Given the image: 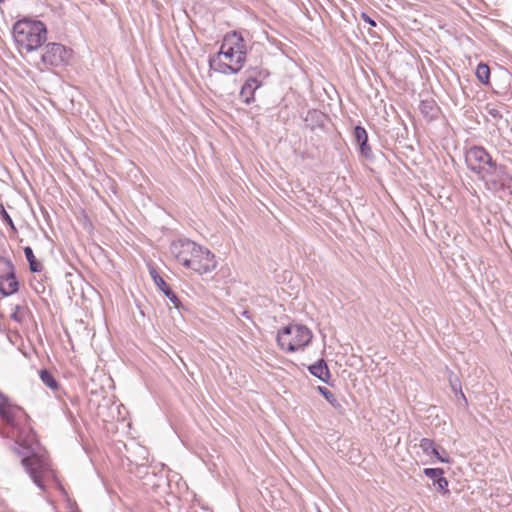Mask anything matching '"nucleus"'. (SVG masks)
I'll list each match as a JSON object with an SVG mask.
<instances>
[{
	"instance_id": "412c9836",
	"label": "nucleus",
	"mask_w": 512,
	"mask_h": 512,
	"mask_svg": "<svg viewBox=\"0 0 512 512\" xmlns=\"http://www.w3.org/2000/svg\"><path fill=\"white\" fill-rule=\"evenodd\" d=\"M475 75L478 81L482 84L488 85L490 83V68L487 64L483 62L479 63L477 65Z\"/></svg>"
},
{
	"instance_id": "c85d7f7f",
	"label": "nucleus",
	"mask_w": 512,
	"mask_h": 512,
	"mask_svg": "<svg viewBox=\"0 0 512 512\" xmlns=\"http://www.w3.org/2000/svg\"><path fill=\"white\" fill-rule=\"evenodd\" d=\"M245 82L250 83V85L254 87V89H259L263 85L264 80L248 74Z\"/></svg>"
},
{
	"instance_id": "f8f14e48",
	"label": "nucleus",
	"mask_w": 512,
	"mask_h": 512,
	"mask_svg": "<svg viewBox=\"0 0 512 512\" xmlns=\"http://www.w3.org/2000/svg\"><path fill=\"white\" fill-rule=\"evenodd\" d=\"M309 372L322 382L330 384L331 373L325 359L320 358L308 367Z\"/></svg>"
},
{
	"instance_id": "7c9ffc66",
	"label": "nucleus",
	"mask_w": 512,
	"mask_h": 512,
	"mask_svg": "<svg viewBox=\"0 0 512 512\" xmlns=\"http://www.w3.org/2000/svg\"><path fill=\"white\" fill-rule=\"evenodd\" d=\"M361 19H362L365 23L369 24L371 27H376V25H377V24H376V21H375L374 19H372V18H371L367 13H365V12H362V13H361Z\"/></svg>"
},
{
	"instance_id": "ddd939ff",
	"label": "nucleus",
	"mask_w": 512,
	"mask_h": 512,
	"mask_svg": "<svg viewBox=\"0 0 512 512\" xmlns=\"http://www.w3.org/2000/svg\"><path fill=\"white\" fill-rule=\"evenodd\" d=\"M325 119L326 115L323 112L317 109H310L304 118V122L307 128L315 131L316 129L323 128Z\"/></svg>"
},
{
	"instance_id": "2eb2a0df",
	"label": "nucleus",
	"mask_w": 512,
	"mask_h": 512,
	"mask_svg": "<svg viewBox=\"0 0 512 512\" xmlns=\"http://www.w3.org/2000/svg\"><path fill=\"white\" fill-rule=\"evenodd\" d=\"M421 114L429 120L437 118L439 107L433 99L421 100L419 104Z\"/></svg>"
},
{
	"instance_id": "dca6fc26",
	"label": "nucleus",
	"mask_w": 512,
	"mask_h": 512,
	"mask_svg": "<svg viewBox=\"0 0 512 512\" xmlns=\"http://www.w3.org/2000/svg\"><path fill=\"white\" fill-rule=\"evenodd\" d=\"M26 260L29 264V269L32 273H39L43 270V265L34 255L33 249L30 246H26L23 249Z\"/></svg>"
},
{
	"instance_id": "bb28decb",
	"label": "nucleus",
	"mask_w": 512,
	"mask_h": 512,
	"mask_svg": "<svg viewBox=\"0 0 512 512\" xmlns=\"http://www.w3.org/2000/svg\"><path fill=\"white\" fill-rule=\"evenodd\" d=\"M485 112L488 116H490L494 121H499L500 119H502V113L501 111L493 104L491 103H488L486 106H485Z\"/></svg>"
},
{
	"instance_id": "4be33fe9",
	"label": "nucleus",
	"mask_w": 512,
	"mask_h": 512,
	"mask_svg": "<svg viewBox=\"0 0 512 512\" xmlns=\"http://www.w3.org/2000/svg\"><path fill=\"white\" fill-rule=\"evenodd\" d=\"M12 274H16L12 261L4 256H0V280H2V277H11Z\"/></svg>"
},
{
	"instance_id": "423d86ee",
	"label": "nucleus",
	"mask_w": 512,
	"mask_h": 512,
	"mask_svg": "<svg viewBox=\"0 0 512 512\" xmlns=\"http://www.w3.org/2000/svg\"><path fill=\"white\" fill-rule=\"evenodd\" d=\"M73 51L61 43H48L43 48V53L40 54L38 59L33 61V64L42 70L43 67H64L68 65Z\"/></svg>"
},
{
	"instance_id": "f03ea898",
	"label": "nucleus",
	"mask_w": 512,
	"mask_h": 512,
	"mask_svg": "<svg viewBox=\"0 0 512 512\" xmlns=\"http://www.w3.org/2000/svg\"><path fill=\"white\" fill-rule=\"evenodd\" d=\"M170 251L178 263L199 275L210 273L217 267L215 255L209 249L192 240L178 239L173 241Z\"/></svg>"
},
{
	"instance_id": "6ab92c4d",
	"label": "nucleus",
	"mask_w": 512,
	"mask_h": 512,
	"mask_svg": "<svg viewBox=\"0 0 512 512\" xmlns=\"http://www.w3.org/2000/svg\"><path fill=\"white\" fill-rule=\"evenodd\" d=\"M39 376L41 381L50 389L57 391L60 388L59 382L49 370L41 369L39 371Z\"/></svg>"
},
{
	"instance_id": "6e6552de",
	"label": "nucleus",
	"mask_w": 512,
	"mask_h": 512,
	"mask_svg": "<svg viewBox=\"0 0 512 512\" xmlns=\"http://www.w3.org/2000/svg\"><path fill=\"white\" fill-rule=\"evenodd\" d=\"M465 162L468 169L479 177L496 160L484 147L475 145L466 151Z\"/></svg>"
},
{
	"instance_id": "5701e85b",
	"label": "nucleus",
	"mask_w": 512,
	"mask_h": 512,
	"mask_svg": "<svg viewBox=\"0 0 512 512\" xmlns=\"http://www.w3.org/2000/svg\"><path fill=\"white\" fill-rule=\"evenodd\" d=\"M257 89H254V87H252L250 85V83H244L243 86L241 87V90H240V97L243 99V102L247 105L251 104L252 102H254L255 100V97H254V94L256 92Z\"/></svg>"
},
{
	"instance_id": "393cba45",
	"label": "nucleus",
	"mask_w": 512,
	"mask_h": 512,
	"mask_svg": "<svg viewBox=\"0 0 512 512\" xmlns=\"http://www.w3.org/2000/svg\"><path fill=\"white\" fill-rule=\"evenodd\" d=\"M246 73L255 76L256 78L262 79L264 81L270 76V72L266 68L260 66H250L246 70Z\"/></svg>"
},
{
	"instance_id": "f257e3e1",
	"label": "nucleus",
	"mask_w": 512,
	"mask_h": 512,
	"mask_svg": "<svg viewBox=\"0 0 512 512\" xmlns=\"http://www.w3.org/2000/svg\"><path fill=\"white\" fill-rule=\"evenodd\" d=\"M0 419L11 429L15 438V451L20 456L26 473L39 489L45 491V478L53 474L48 452L29 425L28 414L2 391H0Z\"/></svg>"
},
{
	"instance_id": "7ed1b4c3",
	"label": "nucleus",
	"mask_w": 512,
	"mask_h": 512,
	"mask_svg": "<svg viewBox=\"0 0 512 512\" xmlns=\"http://www.w3.org/2000/svg\"><path fill=\"white\" fill-rule=\"evenodd\" d=\"M14 42L21 54L37 51L47 39V28L40 20L22 19L12 28Z\"/></svg>"
},
{
	"instance_id": "a211bd4d",
	"label": "nucleus",
	"mask_w": 512,
	"mask_h": 512,
	"mask_svg": "<svg viewBox=\"0 0 512 512\" xmlns=\"http://www.w3.org/2000/svg\"><path fill=\"white\" fill-rule=\"evenodd\" d=\"M317 391L325 398V400L336 410L343 412L341 403L336 399L334 394L324 386H318Z\"/></svg>"
},
{
	"instance_id": "cd10ccee",
	"label": "nucleus",
	"mask_w": 512,
	"mask_h": 512,
	"mask_svg": "<svg viewBox=\"0 0 512 512\" xmlns=\"http://www.w3.org/2000/svg\"><path fill=\"white\" fill-rule=\"evenodd\" d=\"M0 217L6 225H8L14 232H16L14 222L2 203H0Z\"/></svg>"
},
{
	"instance_id": "2f4dec72",
	"label": "nucleus",
	"mask_w": 512,
	"mask_h": 512,
	"mask_svg": "<svg viewBox=\"0 0 512 512\" xmlns=\"http://www.w3.org/2000/svg\"><path fill=\"white\" fill-rule=\"evenodd\" d=\"M242 316H244V317H246V318H248V319L250 318V316H249V312H248V311H246V310L242 312Z\"/></svg>"
},
{
	"instance_id": "9d476101",
	"label": "nucleus",
	"mask_w": 512,
	"mask_h": 512,
	"mask_svg": "<svg viewBox=\"0 0 512 512\" xmlns=\"http://www.w3.org/2000/svg\"><path fill=\"white\" fill-rule=\"evenodd\" d=\"M353 138L358 146L360 155L367 160H372L374 155L368 142L366 129L361 125H356L353 130Z\"/></svg>"
},
{
	"instance_id": "1a4fd4ad",
	"label": "nucleus",
	"mask_w": 512,
	"mask_h": 512,
	"mask_svg": "<svg viewBox=\"0 0 512 512\" xmlns=\"http://www.w3.org/2000/svg\"><path fill=\"white\" fill-rule=\"evenodd\" d=\"M149 273L151 278L153 279L154 284L157 288L163 292V294L170 300V302L174 305V307L178 310L183 309V304L180 299L176 295V293L171 289V287L165 282V280L158 274L154 267L149 268Z\"/></svg>"
},
{
	"instance_id": "aec40b11",
	"label": "nucleus",
	"mask_w": 512,
	"mask_h": 512,
	"mask_svg": "<svg viewBox=\"0 0 512 512\" xmlns=\"http://www.w3.org/2000/svg\"><path fill=\"white\" fill-rule=\"evenodd\" d=\"M221 56H224L232 64H235L236 53L234 52V50L230 46H225V42L224 41H222L220 50L216 54L210 56L209 59H215L216 60V57H217L218 60H221L220 59Z\"/></svg>"
},
{
	"instance_id": "f3484780",
	"label": "nucleus",
	"mask_w": 512,
	"mask_h": 512,
	"mask_svg": "<svg viewBox=\"0 0 512 512\" xmlns=\"http://www.w3.org/2000/svg\"><path fill=\"white\" fill-rule=\"evenodd\" d=\"M448 380L452 391L455 395H459L465 406H467V399L462 391V385L459 377L452 371H449Z\"/></svg>"
},
{
	"instance_id": "a878e982",
	"label": "nucleus",
	"mask_w": 512,
	"mask_h": 512,
	"mask_svg": "<svg viewBox=\"0 0 512 512\" xmlns=\"http://www.w3.org/2000/svg\"><path fill=\"white\" fill-rule=\"evenodd\" d=\"M419 447L426 455H430L437 446L435 445V442L432 439L422 438L420 440Z\"/></svg>"
},
{
	"instance_id": "0eeeda50",
	"label": "nucleus",
	"mask_w": 512,
	"mask_h": 512,
	"mask_svg": "<svg viewBox=\"0 0 512 512\" xmlns=\"http://www.w3.org/2000/svg\"><path fill=\"white\" fill-rule=\"evenodd\" d=\"M479 179L485 183L487 189L494 192L510 188L512 176L507 167L494 162L490 168L486 169Z\"/></svg>"
},
{
	"instance_id": "473e14b6",
	"label": "nucleus",
	"mask_w": 512,
	"mask_h": 512,
	"mask_svg": "<svg viewBox=\"0 0 512 512\" xmlns=\"http://www.w3.org/2000/svg\"><path fill=\"white\" fill-rule=\"evenodd\" d=\"M4 0H0V3H2Z\"/></svg>"
},
{
	"instance_id": "20e7f679",
	"label": "nucleus",
	"mask_w": 512,
	"mask_h": 512,
	"mask_svg": "<svg viewBox=\"0 0 512 512\" xmlns=\"http://www.w3.org/2000/svg\"><path fill=\"white\" fill-rule=\"evenodd\" d=\"M223 41L225 46H230L236 53L235 64H228L216 58V60L209 59V67L224 75L238 74L244 67L247 57V46L244 38L240 32L230 31L224 36Z\"/></svg>"
},
{
	"instance_id": "9b49d317",
	"label": "nucleus",
	"mask_w": 512,
	"mask_h": 512,
	"mask_svg": "<svg viewBox=\"0 0 512 512\" xmlns=\"http://www.w3.org/2000/svg\"><path fill=\"white\" fill-rule=\"evenodd\" d=\"M423 473L433 481V485L437 486L441 493H449L448 480L443 476L444 470L442 468H425Z\"/></svg>"
},
{
	"instance_id": "c756f323",
	"label": "nucleus",
	"mask_w": 512,
	"mask_h": 512,
	"mask_svg": "<svg viewBox=\"0 0 512 512\" xmlns=\"http://www.w3.org/2000/svg\"><path fill=\"white\" fill-rule=\"evenodd\" d=\"M432 456H434L435 458H437L438 461L442 462V463H449V458L448 457H443L440 452H439V448L436 447L434 449V451L430 454Z\"/></svg>"
},
{
	"instance_id": "b1692460",
	"label": "nucleus",
	"mask_w": 512,
	"mask_h": 512,
	"mask_svg": "<svg viewBox=\"0 0 512 512\" xmlns=\"http://www.w3.org/2000/svg\"><path fill=\"white\" fill-rule=\"evenodd\" d=\"M28 313H30L28 307L16 305L13 313L11 314V319L18 323H22Z\"/></svg>"
},
{
	"instance_id": "39448f33",
	"label": "nucleus",
	"mask_w": 512,
	"mask_h": 512,
	"mask_svg": "<svg viewBox=\"0 0 512 512\" xmlns=\"http://www.w3.org/2000/svg\"><path fill=\"white\" fill-rule=\"evenodd\" d=\"M312 338L313 334L308 327L289 324L278 331L276 341L281 350L292 353L303 350L311 343Z\"/></svg>"
},
{
	"instance_id": "4468645a",
	"label": "nucleus",
	"mask_w": 512,
	"mask_h": 512,
	"mask_svg": "<svg viewBox=\"0 0 512 512\" xmlns=\"http://www.w3.org/2000/svg\"><path fill=\"white\" fill-rule=\"evenodd\" d=\"M19 290V281L16 277V274H12L11 279L10 276L2 277L0 280V293L4 296H10L17 293Z\"/></svg>"
}]
</instances>
